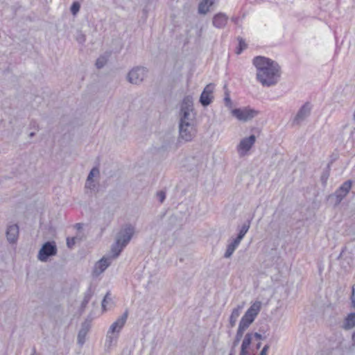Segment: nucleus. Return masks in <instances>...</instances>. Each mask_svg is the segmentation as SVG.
Instances as JSON below:
<instances>
[{
	"label": "nucleus",
	"instance_id": "obj_1",
	"mask_svg": "<svg viewBox=\"0 0 355 355\" xmlns=\"http://www.w3.org/2000/svg\"><path fill=\"white\" fill-rule=\"evenodd\" d=\"M257 69V79L263 86L270 87L276 85L281 76L280 66L277 62L263 56L253 59Z\"/></svg>",
	"mask_w": 355,
	"mask_h": 355
},
{
	"label": "nucleus",
	"instance_id": "obj_2",
	"mask_svg": "<svg viewBox=\"0 0 355 355\" xmlns=\"http://www.w3.org/2000/svg\"><path fill=\"white\" fill-rule=\"evenodd\" d=\"M135 232V227L130 224H125L117 232L115 242L112 245L111 252L112 257L116 258L119 256L124 248L129 243Z\"/></svg>",
	"mask_w": 355,
	"mask_h": 355
},
{
	"label": "nucleus",
	"instance_id": "obj_3",
	"mask_svg": "<svg viewBox=\"0 0 355 355\" xmlns=\"http://www.w3.org/2000/svg\"><path fill=\"white\" fill-rule=\"evenodd\" d=\"M58 252L57 245L53 241L45 242L39 250L37 258L42 262H46L48 259L56 255Z\"/></svg>",
	"mask_w": 355,
	"mask_h": 355
},
{
	"label": "nucleus",
	"instance_id": "obj_4",
	"mask_svg": "<svg viewBox=\"0 0 355 355\" xmlns=\"http://www.w3.org/2000/svg\"><path fill=\"white\" fill-rule=\"evenodd\" d=\"M259 114L257 110L250 107L235 108L232 110V114L238 120L246 122L256 117Z\"/></svg>",
	"mask_w": 355,
	"mask_h": 355
},
{
	"label": "nucleus",
	"instance_id": "obj_5",
	"mask_svg": "<svg viewBox=\"0 0 355 355\" xmlns=\"http://www.w3.org/2000/svg\"><path fill=\"white\" fill-rule=\"evenodd\" d=\"M147 71L146 68L143 67L133 68L128 74L129 82L135 85L141 83L146 76Z\"/></svg>",
	"mask_w": 355,
	"mask_h": 355
},
{
	"label": "nucleus",
	"instance_id": "obj_6",
	"mask_svg": "<svg viewBox=\"0 0 355 355\" xmlns=\"http://www.w3.org/2000/svg\"><path fill=\"white\" fill-rule=\"evenodd\" d=\"M180 137L185 141H191L196 133L193 123H180Z\"/></svg>",
	"mask_w": 355,
	"mask_h": 355
},
{
	"label": "nucleus",
	"instance_id": "obj_7",
	"mask_svg": "<svg viewBox=\"0 0 355 355\" xmlns=\"http://www.w3.org/2000/svg\"><path fill=\"white\" fill-rule=\"evenodd\" d=\"M214 85L212 83L208 84L203 89L200 94L199 102L203 107H207L210 105L213 101V92Z\"/></svg>",
	"mask_w": 355,
	"mask_h": 355
},
{
	"label": "nucleus",
	"instance_id": "obj_8",
	"mask_svg": "<svg viewBox=\"0 0 355 355\" xmlns=\"http://www.w3.org/2000/svg\"><path fill=\"white\" fill-rule=\"evenodd\" d=\"M352 186V181L351 180L345 181L343 184L335 191L334 196L336 197V203L339 204L343 198L348 194Z\"/></svg>",
	"mask_w": 355,
	"mask_h": 355
},
{
	"label": "nucleus",
	"instance_id": "obj_9",
	"mask_svg": "<svg viewBox=\"0 0 355 355\" xmlns=\"http://www.w3.org/2000/svg\"><path fill=\"white\" fill-rule=\"evenodd\" d=\"M128 315V311L126 310L110 327L109 332L119 333L124 326Z\"/></svg>",
	"mask_w": 355,
	"mask_h": 355
},
{
	"label": "nucleus",
	"instance_id": "obj_10",
	"mask_svg": "<svg viewBox=\"0 0 355 355\" xmlns=\"http://www.w3.org/2000/svg\"><path fill=\"white\" fill-rule=\"evenodd\" d=\"M255 141L256 137L254 135H251L248 137L243 138L241 140L238 146V150L245 153L251 149Z\"/></svg>",
	"mask_w": 355,
	"mask_h": 355
},
{
	"label": "nucleus",
	"instance_id": "obj_11",
	"mask_svg": "<svg viewBox=\"0 0 355 355\" xmlns=\"http://www.w3.org/2000/svg\"><path fill=\"white\" fill-rule=\"evenodd\" d=\"M7 240L10 243H15L19 236V227L17 224L10 225L6 230Z\"/></svg>",
	"mask_w": 355,
	"mask_h": 355
},
{
	"label": "nucleus",
	"instance_id": "obj_12",
	"mask_svg": "<svg viewBox=\"0 0 355 355\" xmlns=\"http://www.w3.org/2000/svg\"><path fill=\"white\" fill-rule=\"evenodd\" d=\"M228 20V17L223 12L216 14L212 19L213 26L217 28H223Z\"/></svg>",
	"mask_w": 355,
	"mask_h": 355
},
{
	"label": "nucleus",
	"instance_id": "obj_13",
	"mask_svg": "<svg viewBox=\"0 0 355 355\" xmlns=\"http://www.w3.org/2000/svg\"><path fill=\"white\" fill-rule=\"evenodd\" d=\"M90 322L86 320L81 324V328L78 334V343L83 345L85 343V338L90 329Z\"/></svg>",
	"mask_w": 355,
	"mask_h": 355
},
{
	"label": "nucleus",
	"instance_id": "obj_14",
	"mask_svg": "<svg viewBox=\"0 0 355 355\" xmlns=\"http://www.w3.org/2000/svg\"><path fill=\"white\" fill-rule=\"evenodd\" d=\"M310 111L311 109L309 106V104L305 103L300 107V109L297 112L293 122L297 124L300 123L310 114Z\"/></svg>",
	"mask_w": 355,
	"mask_h": 355
},
{
	"label": "nucleus",
	"instance_id": "obj_15",
	"mask_svg": "<svg viewBox=\"0 0 355 355\" xmlns=\"http://www.w3.org/2000/svg\"><path fill=\"white\" fill-rule=\"evenodd\" d=\"M110 259L109 258L103 257L99 260L94 266V272L98 275L105 270V269L110 265Z\"/></svg>",
	"mask_w": 355,
	"mask_h": 355
},
{
	"label": "nucleus",
	"instance_id": "obj_16",
	"mask_svg": "<svg viewBox=\"0 0 355 355\" xmlns=\"http://www.w3.org/2000/svg\"><path fill=\"white\" fill-rule=\"evenodd\" d=\"M251 222L250 220H247L243 223V224L241 226L237 227L238 230V234L236 238H234L235 240L241 243L246 233L248 232L250 227Z\"/></svg>",
	"mask_w": 355,
	"mask_h": 355
},
{
	"label": "nucleus",
	"instance_id": "obj_17",
	"mask_svg": "<svg viewBox=\"0 0 355 355\" xmlns=\"http://www.w3.org/2000/svg\"><path fill=\"white\" fill-rule=\"evenodd\" d=\"M193 110H180V123H193L194 115L191 114Z\"/></svg>",
	"mask_w": 355,
	"mask_h": 355
},
{
	"label": "nucleus",
	"instance_id": "obj_18",
	"mask_svg": "<svg viewBox=\"0 0 355 355\" xmlns=\"http://www.w3.org/2000/svg\"><path fill=\"white\" fill-rule=\"evenodd\" d=\"M243 309V305H238L236 308H234L230 317V327H234L236 323L237 319L239 317L241 310Z\"/></svg>",
	"mask_w": 355,
	"mask_h": 355
},
{
	"label": "nucleus",
	"instance_id": "obj_19",
	"mask_svg": "<svg viewBox=\"0 0 355 355\" xmlns=\"http://www.w3.org/2000/svg\"><path fill=\"white\" fill-rule=\"evenodd\" d=\"M240 243L233 239L230 243L227 245L226 251L224 254L225 258H230L233 254L235 250L237 248Z\"/></svg>",
	"mask_w": 355,
	"mask_h": 355
},
{
	"label": "nucleus",
	"instance_id": "obj_20",
	"mask_svg": "<svg viewBox=\"0 0 355 355\" xmlns=\"http://www.w3.org/2000/svg\"><path fill=\"white\" fill-rule=\"evenodd\" d=\"M355 327V313H349L345 320L343 327L345 329H351Z\"/></svg>",
	"mask_w": 355,
	"mask_h": 355
},
{
	"label": "nucleus",
	"instance_id": "obj_21",
	"mask_svg": "<svg viewBox=\"0 0 355 355\" xmlns=\"http://www.w3.org/2000/svg\"><path fill=\"white\" fill-rule=\"evenodd\" d=\"M261 302L257 301L250 306V307L246 311V313H248V314H251L256 318L257 315L259 314L261 310Z\"/></svg>",
	"mask_w": 355,
	"mask_h": 355
},
{
	"label": "nucleus",
	"instance_id": "obj_22",
	"mask_svg": "<svg viewBox=\"0 0 355 355\" xmlns=\"http://www.w3.org/2000/svg\"><path fill=\"white\" fill-rule=\"evenodd\" d=\"M193 98L191 96H187L184 98L180 110H193Z\"/></svg>",
	"mask_w": 355,
	"mask_h": 355
},
{
	"label": "nucleus",
	"instance_id": "obj_23",
	"mask_svg": "<svg viewBox=\"0 0 355 355\" xmlns=\"http://www.w3.org/2000/svg\"><path fill=\"white\" fill-rule=\"evenodd\" d=\"M93 295V291H92V288L89 287L87 291L85 293L83 300L82 301L80 309L84 310L89 302L90 301Z\"/></svg>",
	"mask_w": 355,
	"mask_h": 355
},
{
	"label": "nucleus",
	"instance_id": "obj_24",
	"mask_svg": "<svg viewBox=\"0 0 355 355\" xmlns=\"http://www.w3.org/2000/svg\"><path fill=\"white\" fill-rule=\"evenodd\" d=\"M331 164H328L326 168L324 169L320 177V181L323 187H326L327 180L330 175Z\"/></svg>",
	"mask_w": 355,
	"mask_h": 355
},
{
	"label": "nucleus",
	"instance_id": "obj_25",
	"mask_svg": "<svg viewBox=\"0 0 355 355\" xmlns=\"http://www.w3.org/2000/svg\"><path fill=\"white\" fill-rule=\"evenodd\" d=\"M252 340V334L248 333L244 337V339L241 344V347H243V350L245 349H248L250 345Z\"/></svg>",
	"mask_w": 355,
	"mask_h": 355
},
{
	"label": "nucleus",
	"instance_id": "obj_26",
	"mask_svg": "<svg viewBox=\"0 0 355 355\" xmlns=\"http://www.w3.org/2000/svg\"><path fill=\"white\" fill-rule=\"evenodd\" d=\"M251 324L252 322L248 319L243 316L240 320L238 329L245 331Z\"/></svg>",
	"mask_w": 355,
	"mask_h": 355
},
{
	"label": "nucleus",
	"instance_id": "obj_27",
	"mask_svg": "<svg viewBox=\"0 0 355 355\" xmlns=\"http://www.w3.org/2000/svg\"><path fill=\"white\" fill-rule=\"evenodd\" d=\"M209 8L206 2L202 1L198 5V12L200 14L206 15L209 12Z\"/></svg>",
	"mask_w": 355,
	"mask_h": 355
},
{
	"label": "nucleus",
	"instance_id": "obj_28",
	"mask_svg": "<svg viewBox=\"0 0 355 355\" xmlns=\"http://www.w3.org/2000/svg\"><path fill=\"white\" fill-rule=\"evenodd\" d=\"M80 8V3L78 1H73L70 7V11L73 15H76Z\"/></svg>",
	"mask_w": 355,
	"mask_h": 355
},
{
	"label": "nucleus",
	"instance_id": "obj_29",
	"mask_svg": "<svg viewBox=\"0 0 355 355\" xmlns=\"http://www.w3.org/2000/svg\"><path fill=\"white\" fill-rule=\"evenodd\" d=\"M107 58L105 56H100L97 60H96V66L98 69H101L103 68L105 64L107 63Z\"/></svg>",
	"mask_w": 355,
	"mask_h": 355
},
{
	"label": "nucleus",
	"instance_id": "obj_30",
	"mask_svg": "<svg viewBox=\"0 0 355 355\" xmlns=\"http://www.w3.org/2000/svg\"><path fill=\"white\" fill-rule=\"evenodd\" d=\"M244 331L238 329L237 332L234 338V340L233 342V347H236L241 340L243 335Z\"/></svg>",
	"mask_w": 355,
	"mask_h": 355
},
{
	"label": "nucleus",
	"instance_id": "obj_31",
	"mask_svg": "<svg viewBox=\"0 0 355 355\" xmlns=\"http://www.w3.org/2000/svg\"><path fill=\"white\" fill-rule=\"evenodd\" d=\"M247 47V44L245 41L242 38L239 39V46L236 48V53L237 54H241V52Z\"/></svg>",
	"mask_w": 355,
	"mask_h": 355
},
{
	"label": "nucleus",
	"instance_id": "obj_32",
	"mask_svg": "<svg viewBox=\"0 0 355 355\" xmlns=\"http://www.w3.org/2000/svg\"><path fill=\"white\" fill-rule=\"evenodd\" d=\"M76 40L78 43L83 44L86 40V36L82 33V31H78L76 33Z\"/></svg>",
	"mask_w": 355,
	"mask_h": 355
},
{
	"label": "nucleus",
	"instance_id": "obj_33",
	"mask_svg": "<svg viewBox=\"0 0 355 355\" xmlns=\"http://www.w3.org/2000/svg\"><path fill=\"white\" fill-rule=\"evenodd\" d=\"M99 173V170L98 168L96 167H94L91 171L89 173V175L87 178V180H88V181L89 180H93V178L94 176L96 175V174H98Z\"/></svg>",
	"mask_w": 355,
	"mask_h": 355
},
{
	"label": "nucleus",
	"instance_id": "obj_34",
	"mask_svg": "<svg viewBox=\"0 0 355 355\" xmlns=\"http://www.w3.org/2000/svg\"><path fill=\"white\" fill-rule=\"evenodd\" d=\"M110 295H111L110 293L107 292L106 293V295H105L103 301H102V304L101 305H102V308L104 310H105V306H106L105 304H106V303H107L109 301H111V300H112L111 297H110Z\"/></svg>",
	"mask_w": 355,
	"mask_h": 355
},
{
	"label": "nucleus",
	"instance_id": "obj_35",
	"mask_svg": "<svg viewBox=\"0 0 355 355\" xmlns=\"http://www.w3.org/2000/svg\"><path fill=\"white\" fill-rule=\"evenodd\" d=\"M327 355H342V351L340 347L332 348L329 352L327 354Z\"/></svg>",
	"mask_w": 355,
	"mask_h": 355
},
{
	"label": "nucleus",
	"instance_id": "obj_36",
	"mask_svg": "<svg viewBox=\"0 0 355 355\" xmlns=\"http://www.w3.org/2000/svg\"><path fill=\"white\" fill-rule=\"evenodd\" d=\"M157 196L158 198L159 201L161 203H163L166 199V192L164 191H159L157 193Z\"/></svg>",
	"mask_w": 355,
	"mask_h": 355
},
{
	"label": "nucleus",
	"instance_id": "obj_37",
	"mask_svg": "<svg viewBox=\"0 0 355 355\" xmlns=\"http://www.w3.org/2000/svg\"><path fill=\"white\" fill-rule=\"evenodd\" d=\"M85 187L89 189L90 190H94L96 187V185L94 183V180L88 181V180H87L85 183Z\"/></svg>",
	"mask_w": 355,
	"mask_h": 355
},
{
	"label": "nucleus",
	"instance_id": "obj_38",
	"mask_svg": "<svg viewBox=\"0 0 355 355\" xmlns=\"http://www.w3.org/2000/svg\"><path fill=\"white\" fill-rule=\"evenodd\" d=\"M224 103H225V106L228 108H232L233 106V104H232L230 97H225Z\"/></svg>",
	"mask_w": 355,
	"mask_h": 355
},
{
	"label": "nucleus",
	"instance_id": "obj_39",
	"mask_svg": "<svg viewBox=\"0 0 355 355\" xmlns=\"http://www.w3.org/2000/svg\"><path fill=\"white\" fill-rule=\"evenodd\" d=\"M75 238H67V245L68 248H71L76 243Z\"/></svg>",
	"mask_w": 355,
	"mask_h": 355
},
{
	"label": "nucleus",
	"instance_id": "obj_40",
	"mask_svg": "<svg viewBox=\"0 0 355 355\" xmlns=\"http://www.w3.org/2000/svg\"><path fill=\"white\" fill-rule=\"evenodd\" d=\"M269 345H266L263 349H261V352H260V354L259 355H267V352L269 349Z\"/></svg>",
	"mask_w": 355,
	"mask_h": 355
},
{
	"label": "nucleus",
	"instance_id": "obj_41",
	"mask_svg": "<svg viewBox=\"0 0 355 355\" xmlns=\"http://www.w3.org/2000/svg\"><path fill=\"white\" fill-rule=\"evenodd\" d=\"M245 318L248 319L252 323L254 321L255 318L252 316L251 314H248V313H245L244 315Z\"/></svg>",
	"mask_w": 355,
	"mask_h": 355
},
{
	"label": "nucleus",
	"instance_id": "obj_42",
	"mask_svg": "<svg viewBox=\"0 0 355 355\" xmlns=\"http://www.w3.org/2000/svg\"><path fill=\"white\" fill-rule=\"evenodd\" d=\"M215 1L216 0H203L204 2H206L209 8L214 5Z\"/></svg>",
	"mask_w": 355,
	"mask_h": 355
},
{
	"label": "nucleus",
	"instance_id": "obj_43",
	"mask_svg": "<svg viewBox=\"0 0 355 355\" xmlns=\"http://www.w3.org/2000/svg\"><path fill=\"white\" fill-rule=\"evenodd\" d=\"M223 88L225 90V97H230V91L228 90L227 85H225Z\"/></svg>",
	"mask_w": 355,
	"mask_h": 355
},
{
	"label": "nucleus",
	"instance_id": "obj_44",
	"mask_svg": "<svg viewBox=\"0 0 355 355\" xmlns=\"http://www.w3.org/2000/svg\"><path fill=\"white\" fill-rule=\"evenodd\" d=\"M239 355H249L248 349H245L244 350H243V347H241V352Z\"/></svg>",
	"mask_w": 355,
	"mask_h": 355
},
{
	"label": "nucleus",
	"instance_id": "obj_45",
	"mask_svg": "<svg viewBox=\"0 0 355 355\" xmlns=\"http://www.w3.org/2000/svg\"><path fill=\"white\" fill-rule=\"evenodd\" d=\"M254 336L257 340L262 339V336L259 333H257V332L254 333Z\"/></svg>",
	"mask_w": 355,
	"mask_h": 355
},
{
	"label": "nucleus",
	"instance_id": "obj_46",
	"mask_svg": "<svg viewBox=\"0 0 355 355\" xmlns=\"http://www.w3.org/2000/svg\"><path fill=\"white\" fill-rule=\"evenodd\" d=\"M346 250V247H344L342 250H341V252L340 253V254L338 255L337 259H340L341 258V257L343 256V254L344 253V252Z\"/></svg>",
	"mask_w": 355,
	"mask_h": 355
},
{
	"label": "nucleus",
	"instance_id": "obj_47",
	"mask_svg": "<svg viewBox=\"0 0 355 355\" xmlns=\"http://www.w3.org/2000/svg\"><path fill=\"white\" fill-rule=\"evenodd\" d=\"M352 303L355 306V295H354V288H353V294H352Z\"/></svg>",
	"mask_w": 355,
	"mask_h": 355
},
{
	"label": "nucleus",
	"instance_id": "obj_48",
	"mask_svg": "<svg viewBox=\"0 0 355 355\" xmlns=\"http://www.w3.org/2000/svg\"><path fill=\"white\" fill-rule=\"evenodd\" d=\"M352 342L353 345H355V332L352 334Z\"/></svg>",
	"mask_w": 355,
	"mask_h": 355
},
{
	"label": "nucleus",
	"instance_id": "obj_49",
	"mask_svg": "<svg viewBox=\"0 0 355 355\" xmlns=\"http://www.w3.org/2000/svg\"><path fill=\"white\" fill-rule=\"evenodd\" d=\"M187 160L193 161L194 162V164L196 165V160H195L194 157L189 158V159H187Z\"/></svg>",
	"mask_w": 355,
	"mask_h": 355
},
{
	"label": "nucleus",
	"instance_id": "obj_50",
	"mask_svg": "<svg viewBox=\"0 0 355 355\" xmlns=\"http://www.w3.org/2000/svg\"><path fill=\"white\" fill-rule=\"evenodd\" d=\"M31 355H38L37 353H36V349L35 347H33V353L31 354Z\"/></svg>",
	"mask_w": 355,
	"mask_h": 355
},
{
	"label": "nucleus",
	"instance_id": "obj_51",
	"mask_svg": "<svg viewBox=\"0 0 355 355\" xmlns=\"http://www.w3.org/2000/svg\"><path fill=\"white\" fill-rule=\"evenodd\" d=\"M76 227L78 229H80V228H81V224H80V223H76Z\"/></svg>",
	"mask_w": 355,
	"mask_h": 355
},
{
	"label": "nucleus",
	"instance_id": "obj_52",
	"mask_svg": "<svg viewBox=\"0 0 355 355\" xmlns=\"http://www.w3.org/2000/svg\"><path fill=\"white\" fill-rule=\"evenodd\" d=\"M35 135V132H31L29 136L30 137H33Z\"/></svg>",
	"mask_w": 355,
	"mask_h": 355
},
{
	"label": "nucleus",
	"instance_id": "obj_53",
	"mask_svg": "<svg viewBox=\"0 0 355 355\" xmlns=\"http://www.w3.org/2000/svg\"><path fill=\"white\" fill-rule=\"evenodd\" d=\"M261 343H257V348L259 349L261 347Z\"/></svg>",
	"mask_w": 355,
	"mask_h": 355
},
{
	"label": "nucleus",
	"instance_id": "obj_54",
	"mask_svg": "<svg viewBox=\"0 0 355 355\" xmlns=\"http://www.w3.org/2000/svg\"><path fill=\"white\" fill-rule=\"evenodd\" d=\"M354 119H355V112L354 113Z\"/></svg>",
	"mask_w": 355,
	"mask_h": 355
},
{
	"label": "nucleus",
	"instance_id": "obj_55",
	"mask_svg": "<svg viewBox=\"0 0 355 355\" xmlns=\"http://www.w3.org/2000/svg\"><path fill=\"white\" fill-rule=\"evenodd\" d=\"M229 355H234L232 353H230Z\"/></svg>",
	"mask_w": 355,
	"mask_h": 355
}]
</instances>
